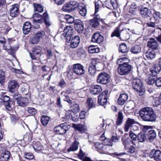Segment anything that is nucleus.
I'll return each instance as SVG.
<instances>
[{
	"label": "nucleus",
	"instance_id": "obj_20",
	"mask_svg": "<svg viewBox=\"0 0 161 161\" xmlns=\"http://www.w3.org/2000/svg\"><path fill=\"white\" fill-rule=\"evenodd\" d=\"M69 41H71L70 46L72 48H75L77 47L80 42V38L79 36H75L74 37L71 38Z\"/></svg>",
	"mask_w": 161,
	"mask_h": 161
},
{
	"label": "nucleus",
	"instance_id": "obj_18",
	"mask_svg": "<svg viewBox=\"0 0 161 161\" xmlns=\"http://www.w3.org/2000/svg\"><path fill=\"white\" fill-rule=\"evenodd\" d=\"M147 46L153 50L158 49V45L157 42L153 38H150L147 42Z\"/></svg>",
	"mask_w": 161,
	"mask_h": 161
},
{
	"label": "nucleus",
	"instance_id": "obj_13",
	"mask_svg": "<svg viewBox=\"0 0 161 161\" xmlns=\"http://www.w3.org/2000/svg\"><path fill=\"white\" fill-rule=\"evenodd\" d=\"M17 102L19 106L24 107L27 105L29 103L28 98L19 96L17 98Z\"/></svg>",
	"mask_w": 161,
	"mask_h": 161
},
{
	"label": "nucleus",
	"instance_id": "obj_35",
	"mask_svg": "<svg viewBox=\"0 0 161 161\" xmlns=\"http://www.w3.org/2000/svg\"><path fill=\"white\" fill-rule=\"evenodd\" d=\"M50 119L49 117L45 115L42 116L41 118V121L42 125L44 126H46Z\"/></svg>",
	"mask_w": 161,
	"mask_h": 161
},
{
	"label": "nucleus",
	"instance_id": "obj_16",
	"mask_svg": "<svg viewBox=\"0 0 161 161\" xmlns=\"http://www.w3.org/2000/svg\"><path fill=\"white\" fill-rule=\"evenodd\" d=\"M161 69V67L160 64H155L150 69V75L153 76H155L160 72Z\"/></svg>",
	"mask_w": 161,
	"mask_h": 161
},
{
	"label": "nucleus",
	"instance_id": "obj_7",
	"mask_svg": "<svg viewBox=\"0 0 161 161\" xmlns=\"http://www.w3.org/2000/svg\"><path fill=\"white\" fill-rule=\"evenodd\" d=\"M108 97V91H104L98 97V103L101 105L104 106L107 102V99Z\"/></svg>",
	"mask_w": 161,
	"mask_h": 161
},
{
	"label": "nucleus",
	"instance_id": "obj_51",
	"mask_svg": "<svg viewBox=\"0 0 161 161\" xmlns=\"http://www.w3.org/2000/svg\"><path fill=\"white\" fill-rule=\"evenodd\" d=\"M0 99L3 101L4 102H6V103H8V102L10 100V97H9L5 95L4 93L1 97Z\"/></svg>",
	"mask_w": 161,
	"mask_h": 161
},
{
	"label": "nucleus",
	"instance_id": "obj_41",
	"mask_svg": "<svg viewBox=\"0 0 161 161\" xmlns=\"http://www.w3.org/2000/svg\"><path fill=\"white\" fill-rule=\"evenodd\" d=\"M86 92L84 90L80 91H79L78 93L77 94L74 92L71 93V94L74 95L72 97V98L73 99H75V97L76 96L77 94L80 97L83 98L85 96Z\"/></svg>",
	"mask_w": 161,
	"mask_h": 161
},
{
	"label": "nucleus",
	"instance_id": "obj_28",
	"mask_svg": "<svg viewBox=\"0 0 161 161\" xmlns=\"http://www.w3.org/2000/svg\"><path fill=\"white\" fill-rule=\"evenodd\" d=\"M121 140L125 149H126V148H127V147L129 146V145L130 144V143H131L133 145H135L134 142L130 140L129 138H125L123 137L122 138Z\"/></svg>",
	"mask_w": 161,
	"mask_h": 161
},
{
	"label": "nucleus",
	"instance_id": "obj_42",
	"mask_svg": "<svg viewBox=\"0 0 161 161\" xmlns=\"http://www.w3.org/2000/svg\"><path fill=\"white\" fill-rule=\"evenodd\" d=\"M78 11L80 14L83 16L86 15L87 10L85 7L80 6L78 8Z\"/></svg>",
	"mask_w": 161,
	"mask_h": 161
},
{
	"label": "nucleus",
	"instance_id": "obj_56",
	"mask_svg": "<svg viewBox=\"0 0 161 161\" xmlns=\"http://www.w3.org/2000/svg\"><path fill=\"white\" fill-rule=\"evenodd\" d=\"M153 15L154 18L156 19L160 18V13L159 12L155 10H154Z\"/></svg>",
	"mask_w": 161,
	"mask_h": 161
},
{
	"label": "nucleus",
	"instance_id": "obj_25",
	"mask_svg": "<svg viewBox=\"0 0 161 161\" xmlns=\"http://www.w3.org/2000/svg\"><path fill=\"white\" fill-rule=\"evenodd\" d=\"M146 135L147 136V140L150 142H151L156 136L155 131L153 130H150Z\"/></svg>",
	"mask_w": 161,
	"mask_h": 161
},
{
	"label": "nucleus",
	"instance_id": "obj_49",
	"mask_svg": "<svg viewBox=\"0 0 161 161\" xmlns=\"http://www.w3.org/2000/svg\"><path fill=\"white\" fill-rule=\"evenodd\" d=\"M30 41L31 43L34 44L38 43L40 41L37 37L35 36V35L34 34V36L31 38Z\"/></svg>",
	"mask_w": 161,
	"mask_h": 161
},
{
	"label": "nucleus",
	"instance_id": "obj_40",
	"mask_svg": "<svg viewBox=\"0 0 161 161\" xmlns=\"http://www.w3.org/2000/svg\"><path fill=\"white\" fill-rule=\"evenodd\" d=\"M87 103L89 109L95 107L94 100L91 98H88L87 100Z\"/></svg>",
	"mask_w": 161,
	"mask_h": 161
},
{
	"label": "nucleus",
	"instance_id": "obj_59",
	"mask_svg": "<svg viewBox=\"0 0 161 161\" xmlns=\"http://www.w3.org/2000/svg\"><path fill=\"white\" fill-rule=\"evenodd\" d=\"M24 157L29 160H31L33 158L34 156L30 153H28L25 154Z\"/></svg>",
	"mask_w": 161,
	"mask_h": 161
},
{
	"label": "nucleus",
	"instance_id": "obj_58",
	"mask_svg": "<svg viewBox=\"0 0 161 161\" xmlns=\"http://www.w3.org/2000/svg\"><path fill=\"white\" fill-rule=\"evenodd\" d=\"M160 100H161L160 99V98H155L154 100V101L153 102V104L154 106L157 107L159 105L160 103H161V102L160 101Z\"/></svg>",
	"mask_w": 161,
	"mask_h": 161
},
{
	"label": "nucleus",
	"instance_id": "obj_23",
	"mask_svg": "<svg viewBox=\"0 0 161 161\" xmlns=\"http://www.w3.org/2000/svg\"><path fill=\"white\" fill-rule=\"evenodd\" d=\"M31 25L29 22H25L23 26V31L24 34L26 35L29 33L31 29Z\"/></svg>",
	"mask_w": 161,
	"mask_h": 161
},
{
	"label": "nucleus",
	"instance_id": "obj_60",
	"mask_svg": "<svg viewBox=\"0 0 161 161\" xmlns=\"http://www.w3.org/2000/svg\"><path fill=\"white\" fill-rule=\"evenodd\" d=\"M72 109L74 110L75 112H78L80 110V107L79 104H75L72 107Z\"/></svg>",
	"mask_w": 161,
	"mask_h": 161
},
{
	"label": "nucleus",
	"instance_id": "obj_1",
	"mask_svg": "<svg viewBox=\"0 0 161 161\" xmlns=\"http://www.w3.org/2000/svg\"><path fill=\"white\" fill-rule=\"evenodd\" d=\"M140 115L143 120L147 121H154L157 118L154 110L149 107H146L142 109L140 111Z\"/></svg>",
	"mask_w": 161,
	"mask_h": 161
},
{
	"label": "nucleus",
	"instance_id": "obj_19",
	"mask_svg": "<svg viewBox=\"0 0 161 161\" xmlns=\"http://www.w3.org/2000/svg\"><path fill=\"white\" fill-rule=\"evenodd\" d=\"M90 92L93 94H98L102 91V89L101 86L95 85L92 86L90 89Z\"/></svg>",
	"mask_w": 161,
	"mask_h": 161
},
{
	"label": "nucleus",
	"instance_id": "obj_43",
	"mask_svg": "<svg viewBox=\"0 0 161 161\" xmlns=\"http://www.w3.org/2000/svg\"><path fill=\"white\" fill-rule=\"evenodd\" d=\"M37 38L40 41L41 39L43 38L45 36V33L43 31H38L34 34Z\"/></svg>",
	"mask_w": 161,
	"mask_h": 161
},
{
	"label": "nucleus",
	"instance_id": "obj_54",
	"mask_svg": "<svg viewBox=\"0 0 161 161\" xmlns=\"http://www.w3.org/2000/svg\"><path fill=\"white\" fill-rule=\"evenodd\" d=\"M129 137L133 141H135L137 138V136L131 130L129 132Z\"/></svg>",
	"mask_w": 161,
	"mask_h": 161
},
{
	"label": "nucleus",
	"instance_id": "obj_11",
	"mask_svg": "<svg viewBox=\"0 0 161 161\" xmlns=\"http://www.w3.org/2000/svg\"><path fill=\"white\" fill-rule=\"evenodd\" d=\"M73 71L74 73L77 75H82L85 73L84 67L79 64H75L74 65Z\"/></svg>",
	"mask_w": 161,
	"mask_h": 161
},
{
	"label": "nucleus",
	"instance_id": "obj_27",
	"mask_svg": "<svg viewBox=\"0 0 161 161\" xmlns=\"http://www.w3.org/2000/svg\"><path fill=\"white\" fill-rule=\"evenodd\" d=\"M113 145V144L112 142H110L109 144L107 145H103L102 143H99V142H96L94 144L95 147L97 148L98 149L103 150L106 148V147L107 146H112Z\"/></svg>",
	"mask_w": 161,
	"mask_h": 161
},
{
	"label": "nucleus",
	"instance_id": "obj_63",
	"mask_svg": "<svg viewBox=\"0 0 161 161\" xmlns=\"http://www.w3.org/2000/svg\"><path fill=\"white\" fill-rule=\"evenodd\" d=\"M95 5V13L98 12L99 8V3L98 1L94 2Z\"/></svg>",
	"mask_w": 161,
	"mask_h": 161
},
{
	"label": "nucleus",
	"instance_id": "obj_38",
	"mask_svg": "<svg viewBox=\"0 0 161 161\" xmlns=\"http://www.w3.org/2000/svg\"><path fill=\"white\" fill-rule=\"evenodd\" d=\"M123 113L121 112H119L118 113V117L116 120V123L118 125H120L123 122Z\"/></svg>",
	"mask_w": 161,
	"mask_h": 161
},
{
	"label": "nucleus",
	"instance_id": "obj_48",
	"mask_svg": "<svg viewBox=\"0 0 161 161\" xmlns=\"http://www.w3.org/2000/svg\"><path fill=\"white\" fill-rule=\"evenodd\" d=\"M33 148L36 151L41 150L42 149V146L40 142H37L34 145Z\"/></svg>",
	"mask_w": 161,
	"mask_h": 161
},
{
	"label": "nucleus",
	"instance_id": "obj_45",
	"mask_svg": "<svg viewBox=\"0 0 161 161\" xmlns=\"http://www.w3.org/2000/svg\"><path fill=\"white\" fill-rule=\"evenodd\" d=\"M88 71L90 74L93 75L96 72L95 65L92 64H91L90 65Z\"/></svg>",
	"mask_w": 161,
	"mask_h": 161
},
{
	"label": "nucleus",
	"instance_id": "obj_12",
	"mask_svg": "<svg viewBox=\"0 0 161 161\" xmlns=\"http://www.w3.org/2000/svg\"><path fill=\"white\" fill-rule=\"evenodd\" d=\"M151 158H153L157 161H161V151L159 150H153L151 151L149 154Z\"/></svg>",
	"mask_w": 161,
	"mask_h": 161
},
{
	"label": "nucleus",
	"instance_id": "obj_2",
	"mask_svg": "<svg viewBox=\"0 0 161 161\" xmlns=\"http://www.w3.org/2000/svg\"><path fill=\"white\" fill-rule=\"evenodd\" d=\"M132 66L127 62H124L119 64L118 73L120 75H124L128 74L132 69Z\"/></svg>",
	"mask_w": 161,
	"mask_h": 161
},
{
	"label": "nucleus",
	"instance_id": "obj_46",
	"mask_svg": "<svg viewBox=\"0 0 161 161\" xmlns=\"http://www.w3.org/2000/svg\"><path fill=\"white\" fill-rule=\"evenodd\" d=\"M5 39L4 37H0V42L1 43H3V48L4 49L6 50H9L11 48V47L10 46L8 45V46H6L5 45Z\"/></svg>",
	"mask_w": 161,
	"mask_h": 161
},
{
	"label": "nucleus",
	"instance_id": "obj_15",
	"mask_svg": "<svg viewBox=\"0 0 161 161\" xmlns=\"http://www.w3.org/2000/svg\"><path fill=\"white\" fill-rule=\"evenodd\" d=\"M10 16L12 17H15L19 13V7L17 4H14L10 6L9 10Z\"/></svg>",
	"mask_w": 161,
	"mask_h": 161
},
{
	"label": "nucleus",
	"instance_id": "obj_47",
	"mask_svg": "<svg viewBox=\"0 0 161 161\" xmlns=\"http://www.w3.org/2000/svg\"><path fill=\"white\" fill-rule=\"evenodd\" d=\"M65 18L68 23L72 24L75 21L74 18L69 15H66L65 16Z\"/></svg>",
	"mask_w": 161,
	"mask_h": 161
},
{
	"label": "nucleus",
	"instance_id": "obj_37",
	"mask_svg": "<svg viewBox=\"0 0 161 161\" xmlns=\"http://www.w3.org/2000/svg\"><path fill=\"white\" fill-rule=\"evenodd\" d=\"M130 51L133 53L136 54L139 53L141 51V47L138 45H136L131 48Z\"/></svg>",
	"mask_w": 161,
	"mask_h": 161
},
{
	"label": "nucleus",
	"instance_id": "obj_62",
	"mask_svg": "<svg viewBox=\"0 0 161 161\" xmlns=\"http://www.w3.org/2000/svg\"><path fill=\"white\" fill-rule=\"evenodd\" d=\"M155 85L158 87H161V77L156 80Z\"/></svg>",
	"mask_w": 161,
	"mask_h": 161
},
{
	"label": "nucleus",
	"instance_id": "obj_55",
	"mask_svg": "<svg viewBox=\"0 0 161 161\" xmlns=\"http://www.w3.org/2000/svg\"><path fill=\"white\" fill-rule=\"evenodd\" d=\"M27 111L29 113L32 115L35 114L36 113V109L32 107L28 108Z\"/></svg>",
	"mask_w": 161,
	"mask_h": 161
},
{
	"label": "nucleus",
	"instance_id": "obj_21",
	"mask_svg": "<svg viewBox=\"0 0 161 161\" xmlns=\"http://www.w3.org/2000/svg\"><path fill=\"white\" fill-rule=\"evenodd\" d=\"M75 27L76 31L79 33H82L84 29L83 23L80 20H78L75 23Z\"/></svg>",
	"mask_w": 161,
	"mask_h": 161
},
{
	"label": "nucleus",
	"instance_id": "obj_52",
	"mask_svg": "<svg viewBox=\"0 0 161 161\" xmlns=\"http://www.w3.org/2000/svg\"><path fill=\"white\" fill-rule=\"evenodd\" d=\"M120 35L119 29H118V27H117L115 30L112 34L111 36L113 37L116 36L118 37L120 36Z\"/></svg>",
	"mask_w": 161,
	"mask_h": 161
},
{
	"label": "nucleus",
	"instance_id": "obj_17",
	"mask_svg": "<svg viewBox=\"0 0 161 161\" xmlns=\"http://www.w3.org/2000/svg\"><path fill=\"white\" fill-rule=\"evenodd\" d=\"M103 40V37L99 33H96L92 35L91 41L92 42L99 44L101 43Z\"/></svg>",
	"mask_w": 161,
	"mask_h": 161
},
{
	"label": "nucleus",
	"instance_id": "obj_31",
	"mask_svg": "<svg viewBox=\"0 0 161 161\" xmlns=\"http://www.w3.org/2000/svg\"><path fill=\"white\" fill-rule=\"evenodd\" d=\"M144 57L147 58V59H152L155 57L154 52L153 51L150 52L147 51L144 54Z\"/></svg>",
	"mask_w": 161,
	"mask_h": 161
},
{
	"label": "nucleus",
	"instance_id": "obj_3",
	"mask_svg": "<svg viewBox=\"0 0 161 161\" xmlns=\"http://www.w3.org/2000/svg\"><path fill=\"white\" fill-rule=\"evenodd\" d=\"M133 88L138 92L139 95L142 96L144 93V90L142 86V83L140 80L135 79L133 80L132 83Z\"/></svg>",
	"mask_w": 161,
	"mask_h": 161
},
{
	"label": "nucleus",
	"instance_id": "obj_64",
	"mask_svg": "<svg viewBox=\"0 0 161 161\" xmlns=\"http://www.w3.org/2000/svg\"><path fill=\"white\" fill-rule=\"evenodd\" d=\"M42 16V20L49 19L48 14H47V12H45Z\"/></svg>",
	"mask_w": 161,
	"mask_h": 161
},
{
	"label": "nucleus",
	"instance_id": "obj_57",
	"mask_svg": "<svg viewBox=\"0 0 161 161\" xmlns=\"http://www.w3.org/2000/svg\"><path fill=\"white\" fill-rule=\"evenodd\" d=\"M155 79L153 77H149L147 79V83L149 85H153L155 82Z\"/></svg>",
	"mask_w": 161,
	"mask_h": 161
},
{
	"label": "nucleus",
	"instance_id": "obj_34",
	"mask_svg": "<svg viewBox=\"0 0 161 161\" xmlns=\"http://www.w3.org/2000/svg\"><path fill=\"white\" fill-rule=\"evenodd\" d=\"M90 25L93 28H95L99 25L98 19L97 18L95 17L92 19L90 20Z\"/></svg>",
	"mask_w": 161,
	"mask_h": 161
},
{
	"label": "nucleus",
	"instance_id": "obj_10",
	"mask_svg": "<svg viewBox=\"0 0 161 161\" xmlns=\"http://www.w3.org/2000/svg\"><path fill=\"white\" fill-rule=\"evenodd\" d=\"M19 86V84L16 80L12 79L8 83V87L9 91L13 93L14 92L15 89Z\"/></svg>",
	"mask_w": 161,
	"mask_h": 161
},
{
	"label": "nucleus",
	"instance_id": "obj_44",
	"mask_svg": "<svg viewBox=\"0 0 161 161\" xmlns=\"http://www.w3.org/2000/svg\"><path fill=\"white\" fill-rule=\"evenodd\" d=\"M61 95L63 96L62 97L64 101H67L69 103H71V101L69 97L65 94V92H62L61 93Z\"/></svg>",
	"mask_w": 161,
	"mask_h": 161
},
{
	"label": "nucleus",
	"instance_id": "obj_4",
	"mask_svg": "<svg viewBox=\"0 0 161 161\" xmlns=\"http://www.w3.org/2000/svg\"><path fill=\"white\" fill-rule=\"evenodd\" d=\"M136 122L133 119H128L126 122L125 126V131L128 132L129 128L131 127V130L137 131L139 130V127L136 125H133L135 124Z\"/></svg>",
	"mask_w": 161,
	"mask_h": 161
},
{
	"label": "nucleus",
	"instance_id": "obj_32",
	"mask_svg": "<svg viewBox=\"0 0 161 161\" xmlns=\"http://www.w3.org/2000/svg\"><path fill=\"white\" fill-rule=\"evenodd\" d=\"M34 7V11L40 13H42L44 10V7L41 4L37 3H33Z\"/></svg>",
	"mask_w": 161,
	"mask_h": 161
},
{
	"label": "nucleus",
	"instance_id": "obj_36",
	"mask_svg": "<svg viewBox=\"0 0 161 161\" xmlns=\"http://www.w3.org/2000/svg\"><path fill=\"white\" fill-rule=\"evenodd\" d=\"M128 50L125 43H122L120 44L119 47V50L120 52L122 53H125L127 52Z\"/></svg>",
	"mask_w": 161,
	"mask_h": 161
},
{
	"label": "nucleus",
	"instance_id": "obj_53",
	"mask_svg": "<svg viewBox=\"0 0 161 161\" xmlns=\"http://www.w3.org/2000/svg\"><path fill=\"white\" fill-rule=\"evenodd\" d=\"M127 151V152L130 153H132L135 152V148L134 147L132 146H130L127 147L126 149H125Z\"/></svg>",
	"mask_w": 161,
	"mask_h": 161
},
{
	"label": "nucleus",
	"instance_id": "obj_24",
	"mask_svg": "<svg viewBox=\"0 0 161 161\" xmlns=\"http://www.w3.org/2000/svg\"><path fill=\"white\" fill-rule=\"evenodd\" d=\"M140 13L143 17L147 18V17H149L150 15L151 14V11L150 9L147 8H144L141 9Z\"/></svg>",
	"mask_w": 161,
	"mask_h": 161
},
{
	"label": "nucleus",
	"instance_id": "obj_26",
	"mask_svg": "<svg viewBox=\"0 0 161 161\" xmlns=\"http://www.w3.org/2000/svg\"><path fill=\"white\" fill-rule=\"evenodd\" d=\"M10 153L8 151H5L1 154L0 158L1 161H7L10 157Z\"/></svg>",
	"mask_w": 161,
	"mask_h": 161
},
{
	"label": "nucleus",
	"instance_id": "obj_5",
	"mask_svg": "<svg viewBox=\"0 0 161 161\" xmlns=\"http://www.w3.org/2000/svg\"><path fill=\"white\" fill-rule=\"evenodd\" d=\"M78 3L75 1H71L65 4L63 7L62 9L64 12H71L75 10L78 6Z\"/></svg>",
	"mask_w": 161,
	"mask_h": 161
},
{
	"label": "nucleus",
	"instance_id": "obj_50",
	"mask_svg": "<svg viewBox=\"0 0 161 161\" xmlns=\"http://www.w3.org/2000/svg\"><path fill=\"white\" fill-rule=\"evenodd\" d=\"M5 73L2 70H0V83L2 84L4 82Z\"/></svg>",
	"mask_w": 161,
	"mask_h": 161
},
{
	"label": "nucleus",
	"instance_id": "obj_61",
	"mask_svg": "<svg viewBox=\"0 0 161 161\" xmlns=\"http://www.w3.org/2000/svg\"><path fill=\"white\" fill-rule=\"evenodd\" d=\"M72 114H74L73 112L70 110H68L66 112L65 115L66 118L67 119H70V118L72 115Z\"/></svg>",
	"mask_w": 161,
	"mask_h": 161
},
{
	"label": "nucleus",
	"instance_id": "obj_30",
	"mask_svg": "<svg viewBox=\"0 0 161 161\" xmlns=\"http://www.w3.org/2000/svg\"><path fill=\"white\" fill-rule=\"evenodd\" d=\"M88 51L91 53H98L99 52L100 49L97 46L91 45L88 47Z\"/></svg>",
	"mask_w": 161,
	"mask_h": 161
},
{
	"label": "nucleus",
	"instance_id": "obj_29",
	"mask_svg": "<svg viewBox=\"0 0 161 161\" xmlns=\"http://www.w3.org/2000/svg\"><path fill=\"white\" fill-rule=\"evenodd\" d=\"M72 127L78 131L81 132H84L86 130V126L81 124L76 125L73 124Z\"/></svg>",
	"mask_w": 161,
	"mask_h": 161
},
{
	"label": "nucleus",
	"instance_id": "obj_6",
	"mask_svg": "<svg viewBox=\"0 0 161 161\" xmlns=\"http://www.w3.org/2000/svg\"><path fill=\"white\" fill-rule=\"evenodd\" d=\"M110 76L105 72L100 73L97 77V82L103 84H106L109 81Z\"/></svg>",
	"mask_w": 161,
	"mask_h": 161
},
{
	"label": "nucleus",
	"instance_id": "obj_39",
	"mask_svg": "<svg viewBox=\"0 0 161 161\" xmlns=\"http://www.w3.org/2000/svg\"><path fill=\"white\" fill-rule=\"evenodd\" d=\"M79 144L78 142L75 141L70 146V147L68 149L69 152L70 151H74L77 150L78 149V145Z\"/></svg>",
	"mask_w": 161,
	"mask_h": 161
},
{
	"label": "nucleus",
	"instance_id": "obj_9",
	"mask_svg": "<svg viewBox=\"0 0 161 161\" xmlns=\"http://www.w3.org/2000/svg\"><path fill=\"white\" fill-rule=\"evenodd\" d=\"M73 32L74 31L72 27L67 26L64 28L63 35L66 38L67 40L70 41Z\"/></svg>",
	"mask_w": 161,
	"mask_h": 161
},
{
	"label": "nucleus",
	"instance_id": "obj_33",
	"mask_svg": "<svg viewBox=\"0 0 161 161\" xmlns=\"http://www.w3.org/2000/svg\"><path fill=\"white\" fill-rule=\"evenodd\" d=\"M137 139L139 142H144L147 139L146 134L144 133H140L137 136Z\"/></svg>",
	"mask_w": 161,
	"mask_h": 161
},
{
	"label": "nucleus",
	"instance_id": "obj_14",
	"mask_svg": "<svg viewBox=\"0 0 161 161\" xmlns=\"http://www.w3.org/2000/svg\"><path fill=\"white\" fill-rule=\"evenodd\" d=\"M31 19L33 25L41 24L42 22V16L38 13L34 14Z\"/></svg>",
	"mask_w": 161,
	"mask_h": 161
},
{
	"label": "nucleus",
	"instance_id": "obj_8",
	"mask_svg": "<svg viewBox=\"0 0 161 161\" xmlns=\"http://www.w3.org/2000/svg\"><path fill=\"white\" fill-rule=\"evenodd\" d=\"M70 126L66 124H61L55 127L54 131L58 132L60 134L65 133L67 131L70 129Z\"/></svg>",
	"mask_w": 161,
	"mask_h": 161
},
{
	"label": "nucleus",
	"instance_id": "obj_22",
	"mask_svg": "<svg viewBox=\"0 0 161 161\" xmlns=\"http://www.w3.org/2000/svg\"><path fill=\"white\" fill-rule=\"evenodd\" d=\"M128 96L126 93L121 94L118 99V103L120 105H123L127 101Z\"/></svg>",
	"mask_w": 161,
	"mask_h": 161
}]
</instances>
